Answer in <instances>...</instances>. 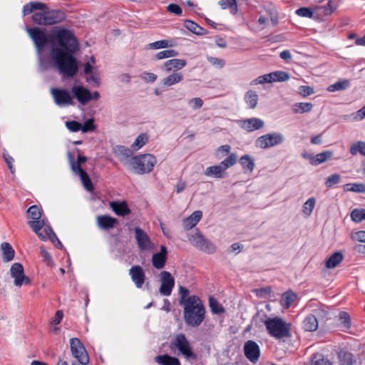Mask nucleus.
Segmentation results:
<instances>
[{
    "label": "nucleus",
    "mask_w": 365,
    "mask_h": 365,
    "mask_svg": "<svg viewBox=\"0 0 365 365\" xmlns=\"http://www.w3.org/2000/svg\"><path fill=\"white\" fill-rule=\"evenodd\" d=\"M10 275L14 279V284L20 287L22 285L30 284V279L25 275L24 267L21 263L13 264L10 269Z\"/></svg>",
    "instance_id": "nucleus-11"
},
{
    "label": "nucleus",
    "mask_w": 365,
    "mask_h": 365,
    "mask_svg": "<svg viewBox=\"0 0 365 365\" xmlns=\"http://www.w3.org/2000/svg\"><path fill=\"white\" fill-rule=\"evenodd\" d=\"M66 126L71 132H78L82 128V124L76 120L66 121Z\"/></svg>",
    "instance_id": "nucleus-61"
},
{
    "label": "nucleus",
    "mask_w": 365,
    "mask_h": 365,
    "mask_svg": "<svg viewBox=\"0 0 365 365\" xmlns=\"http://www.w3.org/2000/svg\"><path fill=\"white\" fill-rule=\"evenodd\" d=\"M46 8H48V6L43 3L38 1H31L26 4L23 6L22 12L24 16H26L36 10H38V11H42Z\"/></svg>",
    "instance_id": "nucleus-26"
},
{
    "label": "nucleus",
    "mask_w": 365,
    "mask_h": 365,
    "mask_svg": "<svg viewBox=\"0 0 365 365\" xmlns=\"http://www.w3.org/2000/svg\"><path fill=\"white\" fill-rule=\"evenodd\" d=\"M140 78L147 83H153L157 80L158 76L153 73L144 71L140 74Z\"/></svg>",
    "instance_id": "nucleus-63"
},
{
    "label": "nucleus",
    "mask_w": 365,
    "mask_h": 365,
    "mask_svg": "<svg viewBox=\"0 0 365 365\" xmlns=\"http://www.w3.org/2000/svg\"><path fill=\"white\" fill-rule=\"evenodd\" d=\"M155 361L161 365H180L178 358L168 354L158 355L155 356Z\"/></svg>",
    "instance_id": "nucleus-34"
},
{
    "label": "nucleus",
    "mask_w": 365,
    "mask_h": 365,
    "mask_svg": "<svg viewBox=\"0 0 365 365\" xmlns=\"http://www.w3.org/2000/svg\"><path fill=\"white\" fill-rule=\"evenodd\" d=\"M184 26L190 32L197 36H203L208 33L207 30L191 20H185Z\"/></svg>",
    "instance_id": "nucleus-30"
},
{
    "label": "nucleus",
    "mask_w": 365,
    "mask_h": 365,
    "mask_svg": "<svg viewBox=\"0 0 365 365\" xmlns=\"http://www.w3.org/2000/svg\"><path fill=\"white\" fill-rule=\"evenodd\" d=\"M174 44L173 41L168 39H163L155 41L153 43H150L148 45V48L150 49H160V48H165L173 46Z\"/></svg>",
    "instance_id": "nucleus-47"
},
{
    "label": "nucleus",
    "mask_w": 365,
    "mask_h": 365,
    "mask_svg": "<svg viewBox=\"0 0 365 365\" xmlns=\"http://www.w3.org/2000/svg\"><path fill=\"white\" fill-rule=\"evenodd\" d=\"M269 78H270V83L284 82L289 79V75L285 71H277L269 73Z\"/></svg>",
    "instance_id": "nucleus-41"
},
{
    "label": "nucleus",
    "mask_w": 365,
    "mask_h": 365,
    "mask_svg": "<svg viewBox=\"0 0 365 365\" xmlns=\"http://www.w3.org/2000/svg\"><path fill=\"white\" fill-rule=\"evenodd\" d=\"M172 345L187 359H195L196 354L193 353L190 342L183 334H179L174 338Z\"/></svg>",
    "instance_id": "nucleus-8"
},
{
    "label": "nucleus",
    "mask_w": 365,
    "mask_h": 365,
    "mask_svg": "<svg viewBox=\"0 0 365 365\" xmlns=\"http://www.w3.org/2000/svg\"><path fill=\"white\" fill-rule=\"evenodd\" d=\"M118 223L117 219L109 215H101L97 218L98 226L105 230L112 229Z\"/></svg>",
    "instance_id": "nucleus-23"
},
{
    "label": "nucleus",
    "mask_w": 365,
    "mask_h": 365,
    "mask_svg": "<svg viewBox=\"0 0 365 365\" xmlns=\"http://www.w3.org/2000/svg\"><path fill=\"white\" fill-rule=\"evenodd\" d=\"M322 9L324 15L329 16L336 9V6L333 1L329 0L327 4L322 6Z\"/></svg>",
    "instance_id": "nucleus-62"
},
{
    "label": "nucleus",
    "mask_w": 365,
    "mask_h": 365,
    "mask_svg": "<svg viewBox=\"0 0 365 365\" xmlns=\"http://www.w3.org/2000/svg\"><path fill=\"white\" fill-rule=\"evenodd\" d=\"M341 176L339 174H333L329 176L325 182V186L328 188L333 187L339 182Z\"/></svg>",
    "instance_id": "nucleus-60"
},
{
    "label": "nucleus",
    "mask_w": 365,
    "mask_h": 365,
    "mask_svg": "<svg viewBox=\"0 0 365 365\" xmlns=\"http://www.w3.org/2000/svg\"><path fill=\"white\" fill-rule=\"evenodd\" d=\"M70 346L72 355L78 361L83 365L88 364L89 356L88 353L78 338H72L70 339Z\"/></svg>",
    "instance_id": "nucleus-9"
},
{
    "label": "nucleus",
    "mask_w": 365,
    "mask_h": 365,
    "mask_svg": "<svg viewBox=\"0 0 365 365\" xmlns=\"http://www.w3.org/2000/svg\"><path fill=\"white\" fill-rule=\"evenodd\" d=\"M66 18L65 13L61 10L48 9V25H53L63 21Z\"/></svg>",
    "instance_id": "nucleus-25"
},
{
    "label": "nucleus",
    "mask_w": 365,
    "mask_h": 365,
    "mask_svg": "<svg viewBox=\"0 0 365 365\" xmlns=\"http://www.w3.org/2000/svg\"><path fill=\"white\" fill-rule=\"evenodd\" d=\"M167 11L169 13L173 14L177 16H181L182 14V9L181 7L176 4H170L166 7Z\"/></svg>",
    "instance_id": "nucleus-64"
},
{
    "label": "nucleus",
    "mask_w": 365,
    "mask_h": 365,
    "mask_svg": "<svg viewBox=\"0 0 365 365\" xmlns=\"http://www.w3.org/2000/svg\"><path fill=\"white\" fill-rule=\"evenodd\" d=\"M344 190L356 193H365V183H347L344 185Z\"/></svg>",
    "instance_id": "nucleus-48"
},
{
    "label": "nucleus",
    "mask_w": 365,
    "mask_h": 365,
    "mask_svg": "<svg viewBox=\"0 0 365 365\" xmlns=\"http://www.w3.org/2000/svg\"><path fill=\"white\" fill-rule=\"evenodd\" d=\"M202 216V212L200 210H196L191 214L188 217L183 220V227L186 230H189L194 227L200 220Z\"/></svg>",
    "instance_id": "nucleus-24"
},
{
    "label": "nucleus",
    "mask_w": 365,
    "mask_h": 365,
    "mask_svg": "<svg viewBox=\"0 0 365 365\" xmlns=\"http://www.w3.org/2000/svg\"><path fill=\"white\" fill-rule=\"evenodd\" d=\"M329 312L326 309V307L320 305L315 309H312V313L311 314L314 316L316 319L319 322V320H324L327 317Z\"/></svg>",
    "instance_id": "nucleus-49"
},
{
    "label": "nucleus",
    "mask_w": 365,
    "mask_h": 365,
    "mask_svg": "<svg viewBox=\"0 0 365 365\" xmlns=\"http://www.w3.org/2000/svg\"><path fill=\"white\" fill-rule=\"evenodd\" d=\"M178 55V51L173 50V49H169V50H165V51L158 52V53H156L155 58L156 60H161V59L168 58H170V57H175Z\"/></svg>",
    "instance_id": "nucleus-55"
},
{
    "label": "nucleus",
    "mask_w": 365,
    "mask_h": 365,
    "mask_svg": "<svg viewBox=\"0 0 365 365\" xmlns=\"http://www.w3.org/2000/svg\"><path fill=\"white\" fill-rule=\"evenodd\" d=\"M53 35L60 47L51 49L53 66L63 78H73L78 70V61L73 56L78 48L77 40L71 31L63 28L54 30Z\"/></svg>",
    "instance_id": "nucleus-1"
},
{
    "label": "nucleus",
    "mask_w": 365,
    "mask_h": 365,
    "mask_svg": "<svg viewBox=\"0 0 365 365\" xmlns=\"http://www.w3.org/2000/svg\"><path fill=\"white\" fill-rule=\"evenodd\" d=\"M129 275L135 285L138 289L142 288L145 280V273L140 265H134L129 269Z\"/></svg>",
    "instance_id": "nucleus-17"
},
{
    "label": "nucleus",
    "mask_w": 365,
    "mask_h": 365,
    "mask_svg": "<svg viewBox=\"0 0 365 365\" xmlns=\"http://www.w3.org/2000/svg\"><path fill=\"white\" fill-rule=\"evenodd\" d=\"M43 232L39 231L38 234H36L40 239H41L43 241L47 240L49 239L51 242L53 244V245L57 247L58 249H63V246L61 241L58 240L56 235L53 231L52 228L49 225H46L43 228Z\"/></svg>",
    "instance_id": "nucleus-18"
},
{
    "label": "nucleus",
    "mask_w": 365,
    "mask_h": 365,
    "mask_svg": "<svg viewBox=\"0 0 365 365\" xmlns=\"http://www.w3.org/2000/svg\"><path fill=\"white\" fill-rule=\"evenodd\" d=\"M75 175H78L85 189L89 192L93 191V185L88 175V173L81 168L73 172Z\"/></svg>",
    "instance_id": "nucleus-27"
},
{
    "label": "nucleus",
    "mask_w": 365,
    "mask_h": 365,
    "mask_svg": "<svg viewBox=\"0 0 365 365\" xmlns=\"http://www.w3.org/2000/svg\"><path fill=\"white\" fill-rule=\"evenodd\" d=\"M183 80V75L181 73L173 72L172 74L163 78L162 83L166 86H171Z\"/></svg>",
    "instance_id": "nucleus-37"
},
{
    "label": "nucleus",
    "mask_w": 365,
    "mask_h": 365,
    "mask_svg": "<svg viewBox=\"0 0 365 365\" xmlns=\"http://www.w3.org/2000/svg\"><path fill=\"white\" fill-rule=\"evenodd\" d=\"M95 129H96V125L94 124L93 119L89 118V119L86 120L84 122V123L82 125V128L81 129V130L82 131V133H86L88 132H92V131L95 130Z\"/></svg>",
    "instance_id": "nucleus-58"
},
{
    "label": "nucleus",
    "mask_w": 365,
    "mask_h": 365,
    "mask_svg": "<svg viewBox=\"0 0 365 365\" xmlns=\"http://www.w3.org/2000/svg\"><path fill=\"white\" fill-rule=\"evenodd\" d=\"M284 140V135L277 132L267 133L259 136L255 140V145L257 148L267 149L282 144Z\"/></svg>",
    "instance_id": "nucleus-7"
},
{
    "label": "nucleus",
    "mask_w": 365,
    "mask_h": 365,
    "mask_svg": "<svg viewBox=\"0 0 365 365\" xmlns=\"http://www.w3.org/2000/svg\"><path fill=\"white\" fill-rule=\"evenodd\" d=\"M209 304L212 312L214 314H221L224 312L222 306L212 297L209 298Z\"/></svg>",
    "instance_id": "nucleus-54"
},
{
    "label": "nucleus",
    "mask_w": 365,
    "mask_h": 365,
    "mask_svg": "<svg viewBox=\"0 0 365 365\" xmlns=\"http://www.w3.org/2000/svg\"><path fill=\"white\" fill-rule=\"evenodd\" d=\"M313 105L311 103H297L292 106L294 113H304L312 110Z\"/></svg>",
    "instance_id": "nucleus-44"
},
{
    "label": "nucleus",
    "mask_w": 365,
    "mask_h": 365,
    "mask_svg": "<svg viewBox=\"0 0 365 365\" xmlns=\"http://www.w3.org/2000/svg\"><path fill=\"white\" fill-rule=\"evenodd\" d=\"M339 320L340 321L341 326L342 328L347 329L351 327V318L347 312H341L339 314Z\"/></svg>",
    "instance_id": "nucleus-50"
},
{
    "label": "nucleus",
    "mask_w": 365,
    "mask_h": 365,
    "mask_svg": "<svg viewBox=\"0 0 365 365\" xmlns=\"http://www.w3.org/2000/svg\"><path fill=\"white\" fill-rule=\"evenodd\" d=\"M239 125L243 130L252 132L262 128L264 125V123L259 118H251L240 120Z\"/></svg>",
    "instance_id": "nucleus-19"
},
{
    "label": "nucleus",
    "mask_w": 365,
    "mask_h": 365,
    "mask_svg": "<svg viewBox=\"0 0 365 365\" xmlns=\"http://www.w3.org/2000/svg\"><path fill=\"white\" fill-rule=\"evenodd\" d=\"M1 250L2 251V259L4 262H9L14 259L15 251L9 243H1Z\"/></svg>",
    "instance_id": "nucleus-31"
},
{
    "label": "nucleus",
    "mask_w": 365,
    "mask_h": 365,
    "mask_svg": "<svg viewBox=\"0 0 365 365\" xmlns=\"http://www.w3.org/2000/svg\"><path fill=\"white\" fill-rule=\"evenodd\" d=\"M237 162V155L235 153L230 154L227 158L223 160L220 164L225 171L229 168L234 165Z\"/></svg>",
    "instance_id": "nucleus-52"
},
{
    "label": "nucleus",
    "mask_w": 365,
    "mask_h": 365,
    "mask_svg": "<svg viewBox=\"0 0 365 365\" xmlns=\"http://www.w3.org/2000/svg\"><path fill=\"white\" fill-rule=\"evenodd\" d=\"M266 329L270 336L277 339L290 336L291 324L279 317L269 318L264 322Z\"/></svg>",
    "instance_id": "nucleus-4"
},
{
    "label": "nucleus",
    "mask_w": 365,
    "mask_h": 365,
    "mask_svg": "<svg viewBox=\"0 0 365 365\" xmlns=\"http://www.w3.org/2000/svg\"><path fill=\"white\" fill-rule=\"evenodd\" d=\"M113 153L120 162L129 168H130L133 163V152L130 149L123 145H116L113 148Z\"/></svg>",
    "instance_id": "nucleus-16"
},
{
    "label": "nucleus",
    "mask_w": 365,
    "mask_h": 365,
    "mask_svg": "<svg viewBox=\"0 0 365 365\" xmlns=\"http://www.w3.org/2000/svg\"><path fill=\"white\" fill-rule=\"evenodd\" d=\"M135 237L140 250L149 251L153 249V242H151L148 234L141 228H135Z\"/></svg>",
    "instance_id": "nucleus-15"
},
{
    "label": "nucleus",
    "mask_w": 365,
    "mask_h": 365,
    "mask_svg": "<svg viewBox=\"0 0 365 365\" xmlns=\"http://www.w3.org/2000/svg\"><path fill=\"white\" fill-rule=\"evenodd\" d=\"M51 93L55 103L60 107L75 104L71 93L67 90L53 88L51 89Z\"/></svg>",
    "instance_id": "nucleus-12"
},
{
    "label": "nucleus",
    "mask_w": 365,
    "mask_h": 365,
    "mask_svg": "<svg viewBox=\"0 0 365 365\" xmlns=\"http://www.w3.org/2000/svg\"><path fill=\"white\" fill-rule=\"evenodd\" d=\"M246 358L252 364H256L260 356V348L257 342L252 340L247 341L243 347Z\"/></svg>",
    "instance_id": "nucleus-14"
},
{
    "label": "nucleus",
    "mask_w": 365,
    "mask_h": 365,
    "mask_svg": "<svg viewBox=\"0 0 365 365\" xmlns=\"http://www.w3.org/2000/svg\"><path fill=\"white\" fill-rule=\"evenodd\" d=\"M319 322L311 314H308L302 322V328L306 331H314L317 329Z\"/></svg>",
    "instance_id": "nucleus-32"
},
{
    "label": "nucleus",
    "mask_w": 365,
    "mask_h": 365,
    "mask_svg": "<svg viewBox=\"0 0 365 365\" xmlns=\"http://www.w3.org/2000/svg\"><path fill=\"white\" fill-rule=\"evenodd\" d=\"M42 209L37 205H32L27 210L28 217L32 220L28 224L36 234L47 225V220L42 218Z\"/></svg>",
    "instance_id": "nucleus-6"
},
{
    "label": "nucleus",
    "mask_w": 365,
    "mask_h": 365,
    "mask_svg": "<svg viewBox=\"0 0 365 365\" xmlns=\"http://www.w3.org/2000/svg\"><path fill=\"white\" fill-rule=\"evenodd\" d=\"M258 100V94L253 90H249L245 93L244 101L250 109H255L257 107Z\"/></svg>",
    "instance_id": "nucleus-29"
},
{
    "label": "nucleus",
    "mask_w": 365,
    "mask_h": 365,
    "mask_svg": "<svg viewBox=\"0 0 365 365\" xmlns=\"http://www.w3.org/2000/svg\"><path fill=\"white\" fill-rule=\"evenodd\" d=\"M344 256L340 252L333 253L325 262L327 268L333 269L338 266L343 260Z\"/></svg>",
    "instance_id": "nucleus-36"
},
{
    "label": "nucleus",
    "mask_w": 365,
    "mask_h": 365,
    "mask_svg": "<svg viewBox=\"0 0 365 365\" xmlns=\"http://www.w3.org/2000/svg\"><path fill=\"white\" fill-rule=\"evenodd\" d=\"M340 365H354L356 362L353 354L351 352L341 350L338 353Z\"/></svg>",
    "instance_id": "nucleus-39"
},
{
    "label": "nucleus",
    "mask_w": 365,
    "mask_h": 365,
    "mask_svg": "<svg viewBox=\"0 0 365 365\" xmlns=\"http://www.w3.org/2000/svg\"><path fill=\"white\" fill-rule=\"evenodd\" d=\"M297 295L292 291L285 292L281 298V304L284 308H289L297 299Z\"/></svg>",
    "instance_id": "nucleus-40"
},
{
    "label": "nucleus",
    "mask_w": 365,
    "mask_h": 365,
    "mask_svg": "<svg viewBox=\"0 0 365 365\" xmlns=\"http://www.w3.org/2000/svg\"><path fill=\"white\" fill-rule=\"evenodd\" d=\"M240 163L245 170L252 172L255 168V162L252 158L248 155H242L240 158Z\"/></svg>",
    "instance_id": "nucleus-45"
},
{
    "label": "nucleus",
    "mask_w": 365,
    "mask_h": 365,
    "mask_svg": "<svg viewBox=\"0 0 365 365\" xmlns=\"http://www.w3.org/2000/svg\"><path fill=\"white\" fill-rule=\"evenodd\" d=\"M190 242L197 249L205 253L213 254L216 251L215 245L200 232L193 235Z\"/></svg>",
    "instance_id": "nucleus-10"
},
{
    "label": "nucleus",
    "mask_w": 365,
    "mask_h": 365,
    "mask_svg": "<svg viewBox=\"0 0 365 365\" xmlns=\"http://www.w3.org/2000/svg\"><path fill=\"white\" fill-rule=\"evenodd\" d=\"M160 293L163 296H170L175 286V279L168 271H162L160 274Z\"/></svg>",
    "instance_id": "nucleus-13"
},
{
    "label": "nucleus",
    "mask_w": 365,
    "mask_h": 365,
    "mask_svg": "<svg viewBox=\"0 0 365 365\" xmlns=\"http://www.w3.org/2000/svg\"><path fill=\"white\" fill-rule=\"evenodd\" d=\"M349 152L352 155H356L358 153H360L361 155L365 157V142L360 140L353 143L350 146Z\"/></svg>",
    "instance_id": "nucleus-46"
},
{
    "label": "nucleus",
    "mask_w": 365,
    "mask_h": 365,
    "mask_svg": "<svg viewBox=\"0 0 365 365\" xmlns=\"http://www.w3.org/2000/svg\"><path fill=\"white\" fill-rule=\"evenodd\" d=\"M351 218L355 222H360L365 220V209H354L351 212Z\"/></svg>",
    "instance_id": "nucleus-51"
},
{
    "label": "nucleus",
    "mask_w": 365,
    "mask_h": 365,
    "mask_svg": "<svg viewBox=\"0 0 365 365\" xmlns=\"http://www.w3.org/2000/svg\"><path fill=\"white\" fill-rule=\"evenodd\" d=\"M187 62L185 59L173 58L165 61L161 68L167 73L176 72L184 68Z\"/></svg>",
    "instance_id": "nucleus-22"
},
{
    "label": "nucleus",
    "mask_w": 365,
    "mask_h": 365,
    "mask_svg": "<svg viewBox=\"0 0 365 365\" xmlns=\"http://www.w3.org/2000/svg\"><path fill=\"white\" fill-rule=\"evenodd\" d=\"M225 172V171L222 168L221 165L219 164L207 168L204 172V174L209 177L222 178Z\"/></svg>",
    "instance_id": "nucleus-33"
},
{
    "label": "nucleus",
    "mask_w": 365,
    "mask_h": 365,
    "mask_svg": "<svg viewBox=\"0 0 365 365\" xmlns=\"http://www.w3.org/2000/svg\"><path fill=\"white\" fill-rule=\"evenodd\" d=\"M110 205L113 212L119 216H125L130 212L125 202L113 201L110 202Z\"/></svg>",
    "instance_id": "nucleus-28"
},
{
    "label": "nucleus",
    "mask_w": 365,
    "mask_h": 365,
    "mask_svg": "<svg viewBox=\"0 0 365 365\" xmlns=\"http://www.w3.org/2000/svg\"><path fill=\"white\" fill-rule=\"evenodd\" d=\"M179 294H180V299H179V304L181 305V306H184L186 303V301L187 300V299L189 298V290L182 287V286H180L179 287Z\"/></svg>",
    "instance_id": "nucleus-59"
},
{
    "label": "nucleus",
    "mask_w": 365,
    "mask_h": 365,
    "mask_svg": "<svg viewBox=\"0 0 365 365\" xmlns=\"http://www.w3.org/2000/svg\"><path fill=\"white\" fill-rule=\"evenodd\" d=\"M48 9L35 12L31 17L33 22L38 25H48Z\"/></svg>",
    "instance_id": "nucleus-38"
},
{
    "label": "nucleus",
    "mask_w": 365,
    "mask_h": 365,
    "mask_svg": "<svg viewBox=\"0 0 365 365\" xmlns=\"http://www.w3.org/2000/svg\"><path fill=\"white\" fill-rule=\"evenodd\" d=\"M351 86L350 81L349 79H341L331 84L328 86L327 91L329 92L341 91L348 89Z\"/></svg>",
    "instance_id": "nucleus-35"
},
{
    "label": "nucleus",
    "mask_w": 365,
    "mask_h": 365,
    "mask_svg": "<svg viewBox=\"0 0 365 365\" xmlns=\"http://www.w3.org/2000/svg\"><path fill=\"white\" fill-rule=\"evenodd\" d=\"M167 247L165 245H161L160 252L154 253L152 256L153 266L157 269H163L167 261Z\"/></svg>",
    "instance_id": "nucleus-21"
},
{
    "label": "nucleus",
    "mask_w": 365,
    "mask_h": 365,
    "mask_svg": "<svg viewBox=\"0 0 365 365\" xmlns=\"http://www.w3.org/2000/svg\"><path fill=\"white\" fill-rule=\"evenodd\" d=\"M26 31L33 40L38 56L39 69L44 71L48 68L49 63L47 59L41 55V53L48 43V38L46 31L38 27H26Z\"/></svg>",
    "instance_id": "nucleus-3"
},
{
    "label": "nucleus",
    "mask_w": 365,
    "mask_h": 365,
    "mask_svg": "<svg viewBox=\"0 0 365 365\" xmlns=\"http://www.w3.org/2000/svg\"><path fill=\"white\" fill-rule=\"evenodd\" d=\"M157 163L156 158L151 154H144L133 157L130 168L135 173L143 175L151 172Z\"/></svg>",
    "instance_id": "nucleus-5"
},
{
    "label": "nucleus",
    "mask_w": 365,
    "mask_h": 365,
    "mask_svg": "<svg viewBox=\"0 0 365 365\" xmlns=\"http://www.w3.org/2000/svg\"><path fill=\"white\" fill-rule=\"evenodd\" d=\"M183 307V318L185 324L190 327H198L205 318V307L196 295L189 297Z\"/></svg>",
    "instance_id": "nucleus-2"
},
{
    "label": "nucleus",
    "mask_w": 365,
    "mask_h": 365,
    "mask_svg": "<svg viewBox=\"0 0 365 365\" xmlns=\"http://www.w3.org/2000/svg\"><path fill=\"white\" fill-rule=\"evenodd\" d=\"M218 4L222 9L230 8L231 13L233 14H235L237 12V4L232 5L231 0H220Z\"/></svg>",
    "instance_id": "nucleus-57"
},
{
    "label": "nucleus",
    "mask_w": 365,
    "mask_h": 365,
    "mask_svg": "<svg viewBox=\"0 0 365 365\" xmlns=\"http://www.w3.org/2000/svg\"><path fill=\"white\" fill-rule=\"evenodd\" d=\"M71 92L81 105L86 106L90 101V91L83 86H74Z\"/></svg>",
    "instance_id": "nucleus-20"
},
{
    "label": "nucleus",
    "mask_w": 365,
    "mask_h": 365,
    "mask_svg": "<svg viewBox=\"0 0 365 365\" xmlns=\"http://www.w3.org/2000/svg\"><path fill=\"white\" fill-rule=\"evenodd\" d=\"M333 153L331 151L326 150L320 153L317 154L314 157H313V160H312V164L314 165H317L321 164L327 160L331 158Z\"/></svg>",
    "instance_id": "nucleus-43"
},
{
    "label": "nucleus",
    "mask_w": 365,
    "mask_h": 365,
    "mask_svg": "<svg viewBox=\"0 0 365 365\" xmlns=\"http://www.w3.org/2000/svg\"><path fill=\"white\" fill-rule=\"evenodd\" d=\"M316 200L314 197L309 198L303 205V213L309 216L315 206Z\"/></svg>",
    "instance_id": "nucleus-53"
},
{
    "label": "nucleus",
    "mask_w": 365,
    "mask_h": 365,
    "mask_svg": "<svg viewBox=\"0 0 365 365\" xmlns=\"http://www.w3.org/2000/svg\"><path fill=\"white\" fill-rule=\"evenodd\" d=\"M149 137L147 133H143L137 136L135 141L131 145L132 149L138 150L143 148L148 141Z\"/></svg>",
    "instance_id": "nucleus-42"
},
{
    "label": "nucleus",
    "mask_w": 365,
    "mask_h": 365,
    "mask_svg": "<svg viewBox=\"0 0 365 365\" xmlns=\"http://www.w3.org/2000/svg\"><path fill=\"white\" fill-rule=\"evenodd\" d=\"M311 365H331V363L321 354H314L312 358Z\"/></svg>",
    "instance_id": "nucleus-56"
}]
</instances>
